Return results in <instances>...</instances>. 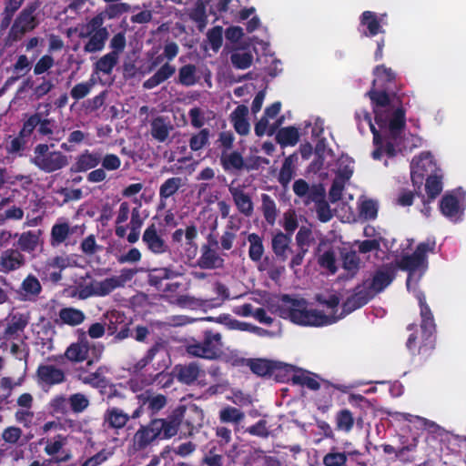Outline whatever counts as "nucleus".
<instances>
[{"mask_svg": "<svg viewBox=\"0 0 466 466\" xmlns=\"http://www.w3.org/2000/svg\"><path fill=\"white\" fill-rule=\"evenodd\" d=\"M119 284L114 277L106 278L101 281H95L91 284V294L98 297H105L110 294Z\"/></svg>", "mask_w": 466, "mask_h": 466, "instance_id": "obj_41", "label": "nucleus"}, {"mask_svg": "<svg viewBox=\"0 0 466 466\" xmlns=\"http://www.w3.org/2000/svg\"><path fill=\"white\" fill-rule=\"evenodd\" d=\"M183 185V178L180 177L167 178L159 187V198H169L174 196Z\"/></svg>", "mask_w": 466, "mask_h": 466, "instance_id": "obj_45", "label": "nucleus"}, {"mask_svg": "<svg viewBox=\"0 0 466 466\" xmlns=\"http://www.w3.org/2000/svg\"><path fill=\"white\" fill-rule=\"evenodd\" d=\"M99 159L101 167L106 171H116L121 166V159L116 154L107 153L103 156V154L99 151Z\"/></svg>", "mask_w": 466, "mask_h": 466, "instance_id": "obj_60", "label": "nucleus"}, {"mask_svg": "<svg viewBox=\"0 0 466 466\" xmlns=\"http://www.w3.org/2000/svg\"><path fill=\"white\" fill-rule=\"evenodd\" d=\"M299 139V133L295 127L280 128L276 135V141L281 147L295 146Z\"/></svg>", "mask_w": 466, "mask_h": 466, "instance_id": "obj_39", "label": "nucleus"}, {"mask_svg": "<svg viewBox=\"0 0 466 466\" xmlns=\"http://www.w3.org/2000/svg\"><path fill=\"white\" fill-rule=\"evenodd\" d=\"M248 366L250 370L258 376L269 375L273 370L271 362L261 359L249 360Z\"/></svg>", "mask_w": 466, "mask_h": 466, "instance_id": "obj_58", "label": "nucleus"}, {"mask_svg": "<svg viewBox=\"0 0 466 466\" xmlns=\"http://www.w3.org/2000/svg\"><path fill=\"white\" fill-rule=\"evenodd\" d=\"M245 418L242 410L236 407L226 406L219 411V420L223 423L239 424Z\"/></svg>", "mask_w": 466, "mask_h": 466, "instance_id": "obj_48", "label": "nucleus"}, {"mask_svg": "<svg viewBox=\"0 0 466 466\" xmlns=\"http://www.w3.org/2000/svg\"><path fill=\"white\" fill-rule=\"evenodd\" d=\"M198 81L197 66L193 64H187L178 69L177 83L184 86H194Z\"/></svg>", "mask_w": 466, "mask_h": 466, "instance_id": "obj_47", "label": "nucleus"}, {"mask_svg": "<svg viewBox=\"0 0 466 466\" xmlns=\"http://www.w3.org/2000/svg\"><path fill=\"white\" fill-rule=\"evenodd\" d=\"M55 144L40 143L33 149L30 163L39 170L50 174L66 167L69 164V157L60 150H50Z\"/></svg>", "mask_w": 466, "mask_h": 466, "instance_id": "obj_4", "label": "nucleus"}, {"mask_svg": "<svg viewBox=\"0 0 466 466\" xmlns=\"http://www.w3.org/2000/svg\"><path fill=\"white\" fill-rule=\"evenodd\" d=\"M16 292L22 301H35L42 292V286L35 276L29 274L23 279Z\"/></svg>", "mask_w": 466, "mask_h": 466, "instance_id": "obj_21", "label": "nucleus"}, {"mask_svg": "<svg viewBox=\"0 0 466 466\" xmlns=\"http://www.w3.org/2000/svg\"><path fill=\"white\" fill-rule=\"evenodd\" d=\"M248 109L246 106H238L231 113V121L236 132L240 136H247L250 130V125L247 120Z\"/></svg>", "mask_w": 466, "mask_h": 466, "instance_id": "obj_29", "label": "nucleus"}, {"mask_svg": "<svg viewBox=\"0 0 466 466\" xmlns=\"http://www.w3.org/2000/svg\"><path fill=\"white\" fill-rule=\"evenodd\" d=\"M49 408L53 414L66 415L69 411L68 399L65 395H56L49 402Z\"/></svg>", "mask_w": 466, "mask_h": 466, "instance_id": "obj_57", "label": "nucleus"}, {"mask_svg": "<svg viewBox=\"0 0 466 466\" xmlns=\"http://www.w3.org/2000/svg\"><path fill=\"white\" fill-rule=\"evenodd\" d=\"M360 25L365 27L361 33L362 36L373 37L380 33H384L380 21L376 13L372 11H364L360 17Z\"/></svg>", "mask_w": 466, "mask_h": 466, "instance_id": "obj_25", "label": "nucleus"}, {"mask_svg": "<svg viewBox=\"0 0 466 466\" xmlns=\"http://www.w3.org/2000/svg\"><path fill=\"white\" fill-rule=\"evenodd\" d=\"M180 274L171 268H154L148 275V284L152 287L158 288L163 280L174 279Z\"/></svg>", "mask_w": 466, "mask_h": 466, "instance_id": "obj_37", "label": "nucleus"}, {"mask_svg": "<svg viewBox=\"0 0 466 466\" xmlns=\"http://www.w3.org/2000/svg\"><path fill=\"white\" fill-rule=\"evenodd\" d=\"M26 325L27 319L23 315H14L4 331V338L10 339L18 332L23 331Z\"/></svg>", "mask_w": 466, "mask_h": 466, "instance_id": "obj_51", "label": "nucleus"}, {"mask_svg": "<svg viewBox=\"0 0 466 466\" xmlns=\"http://www.w3.org/2000/svg\"><path fill=\"white\" fill-rule=\"evenodd\" d=\"M367 96L370 99L376 123L380 127H383L387 125V117L382 114V109L390 106L392 91L380 87L377 88V86H372Z\"/></svg>", "mask_w": 466, "mask_h": 466, "instance_id": "obj_12", "label": "nucleus"}, {"mask_svg": "<svg viewBox=\"0 0 466 466\" xmlns=\"http://www.w3.org/2000/svg\"><path fill=\"white\" fill-rule=\"evenodd\" d=\"M76 227H70L69 223L62 218L58 219L52 227L50 233V245L58 247L64 243L67 238L74 234Z\"/></svg>", "mask_w": 466, "mask_h": 466, "instance_id": "obj_23", "label": "nucleus"}, {"mask_svg": "<svg viewBox=\"0 0 466 466\" xmlns=\"http://www.w3.org/2000/svg\"><path fill=\"white\" fill-rule=\"evenodd\" d=\"M435 248V242H420L416 247L412 254L403 255L400 259L393 262L396 270L401 269L408 272L406 287L410 290L411 279L417 269L421 267H427V253L432 252Z\"/></svg>", "mask_w": 466, "mask_h": 466, "instance_id": "obj_6", "label": "nucleus"}, {"mask_svg": "<svg viewBox=\"0 0 466 466\" xmlns=\"http://www.w3.org/2000/svg\"><path fill=\"white\" fill-rule=\"evenodd\" d=\"M216 442L217 444L215 446L218 447V451L219 452H225V454L228 457H232V453L237 450L238 444L235 443L232 445V449L229 451H225V447L232 441V432L231 430L220 426L216 428Z\"/></svg>", "mask_w": 466, "mask_h": 466, "instance_id": "obj_34", "label": "nucleus"}, {"mask_svg": "<svg viewBox=\"0 0 466 466\" xmlns=\"http://www.w3.org/2000/svg\"><path fill=\"white\" fill-rule=\"evenodd\" d=\"M365 119L370 124V131L373 135V144L375 149L372 151L371 156L373 159L380 160L381 157L384 155L383 153V137L380 135V131L374 127L371 123V117L369 113H366Z\"/></svg>", "mask_w": 466, "mask_h": 466, "instance_id": "obj_50", "label": "nucleus"}, {"mask_svg": "<svg viewBox=\"0 0 466 466\" xmlns=\"http://www.w3.org/2000/svg\"><path fill=\"white\" fill-rule=\"evenodd\" d=\"M172 129L170 122L162 116L153 118L150 123V134L158 142H165Z\"/></svg>", "mask_w": 466, "mask_h": 466, "instance_id": "obj_30", "label": "nucleus"}, {"mask_svg": "<svg viewBox=\"0 0 466 466\" xmlns=\"http://www.w3.org/2000/svg\"><path fill=\"white\" fill-rule=\"evenodd\" d=\"M107 319L106 330L109 336H114L116 341L124 340L132 336L130 329L131 321H127V317L124 313L112 310L105 315Z\"/></svg>", "mask_w": 466, "mask_h": 466, "instance_id": "obj_13", "label": "nucleus"}, {"mask_svg": "<svg viewBox=\"0 0 466 466\" xmlns=\"http://www.w3.org/2000/svg\"><path fill=\"white\" fill-rule=\"evenodd\" d=\"M230 62L237 69H247L253 63V55L245 49H237L230 55Z\"/></svg>", "mask_w": 466, "mask_h": 466, "instance_id": "obj_44", "label": "nucleus"}, {"mask_svg": "<svg viewBox=\"0 0 466 466\" xmlns=\"http://www.w3.org/2000/svg\"><path fill=\"white\" fill-rule=\"evenodd\" d=\"M439 207L441 214L451 221L457 223L462 219L464 208L454 192L444 194Z\"/></svg>", "mask_w": 466, "mask_h": 466, "instance_id": "obj_16", "label": "nucleus"}, {"mask_svg": "<svg viewBox=\"0 0 466 466\" xmlns=\"http://www.w3.org/2000/svg\"><path fill=\"white\" fill-rule=\"evenodd\" d=\"M208 43L214 52H218L223 43V29L222 26L217 25L208 30L207 34Z\"/></svg>", "mask_w": 466, "mask_h": 466, "instance_id": "obj_63", "label": "nucleus"}, {"mask_svg": "<svg viewBox=\"0 0 466 466\" xmlns=\"http://www.w3.org/2000/svg\"><path fill=\"white\" fill-rule=\"evenodd\" d=\"M37 243L38 236L33 231L24 232L18 239V245L24 251H33Z\"/></svg>", "mask_w": 466, "mask_h": 466, "instance_id": "obj_62", "label": "nucleus"}, {"mask_svg": "<svg viewBox=\"0 0 466 466\" xmlns=\"http://www.w3.org/2000/svg\"><path fill=\"white\" fill-rule=\"evenodd\" d=\"M185 412L186 407L179 405L166 419H153L147 425L141 426L134 435L136 450L146 449L157 439L166 440L174 437L177 433Z\"/></svg>", "mask_w": 466, "mask_h": 466, "instance_id": "obj_1", "label": "nucleus"}, {"mask_svg": "<svg viewBox=\"0 0 466 466\" xmlns=\"http://www.w3.org/2000/svg\"><path fill=\"white\" fill-rule=\"evenodd\" d=\"M58 317L62 324L70 327L78 326L86 319L85 312L74 307L62 308L58 312Z\"/></svg>", "mask_w": 466, "mask_h": 466, "instance_id": "obj_32", "label": "nucleus"}, {"mask_svg": "<svg viewBox=\"0 0 466 466\" xmlns=\"http://www.w3.org/2000/svg\"><path fill=\"white\" fill-rule=\"evenodd\" d=\"M298 157L296 154L289 155L284 159L279 170L278 180L283 187L289 185L294 176V164Z\"/></svg>", "mask_w": 466, "mask_h": 466, "instance_id": "obj_42", "label": "nucleus"}, {"mask_svg": "<svg viewBox=\"0 0 466 466\" xmlns=\"http://www.w3.org/2000/svg\"><path fill=\"white\" fill-rule=\"evenodd\" d=\"M108 37V32L106 27H100L96 30L84 46L86 53H96L101 51L105 47L106 41Z\"/></svg>", "mask_w": 466, "mask_h": 466, "instance_id": "obj_35", "label": "nucleus"}, {"mask_svg": "<svg viewBox=\"0 0 466 466\" xmlns=\"http://www.w3.org/2000/svg\"><path fill=\"white\" fill-rule=\"evenodd\" d=\"M201 463L206 466H223V456L218 451L217 446H211L205 453Z\"/></svg>", "mask_w": 466, "mask_h": 466, "instance_id": "obj_61", "label": "nucleus"}, {"mask_svg": "<svg viewBox=\"0 0 466 466\" xmlns=\"http://www.w3.org/2000/svg\"><path fill=\"white\" fill-rule=\"evenodd\" d=\"M179 47L176 42H167L163 50V55L167 60L155 74L143 83L145 89H153L169 79L176 73V66L169 64L178 54Z\"/></svg>", "mask_w": 466, "mask_h": 466, "instance_id": "obj_8", "label": "nucleus"}, {"mask_svg": "<svg viewBox=\"0 0 466 466\" xmlns=\"http://www.w3.org/2000/svg\"><path fill=\"white\" fill-rule=\"evenodd\" d=\"M282 301L286 308L282 309V316L289 318L293 323L302 326H326L336 322L339 318L328 316L316 309H308L304 299H292L289 295H283Z\"/></svg>", "mask_w": 466, "mask_h": 466, "instance_id": "obj_3", "label": "nucleus"}, {"mask_svg": "<svg viewBox=\"0 0 466 466\" xmlns=\"http://www.w3.org/2000/svg\"><path fill=\"white\" fill-rule=\"evenodd\" d=\"M38 443L39 445L45 444V453L54 458L63 456V451H66L63 448L67 443V438L63 434H56L53 438H41Z\"/></svg>", "mask_w": 466, "mask_h": 466, "instance_id": "obj_27", "label": "nucleus"}, {"mask_svg": "<svg viewBox=\"0 0 466 466\" xmlns=\"http://www.w3.org/2000/svg\"><path fill=\"white\" fill-rule=\"evenodd\" d=\"M95 85V81L93 78H90L88 81L81 82L75 85L70 90V96L76 101H79L85 98L92 90Z\"/></svg>", "mask_w": 466, "mask_h": 466, "instance_id": "obj_56", "label": "nucleus"}, {"mask_svg": "<svg viewBox=\"0 0 466 466\" xmlns=\"http://www.w3.org/2000/svg\"><path fill=\"white\" fill-rule=\"evenodd\" d=\"M228 191L238 212L246 218H250L254 212L251 197L241 187H229Z\"/></svg>", "mask_w": 466, "mask_h": 466, "instance_id": "obj_22", "label": "nucleus"}, {"mask_svg": "<svg viewBox=\"0 0 466 466\" xmlns=\"http://www.w3.org/2000/svg\"><path fill=\"white\" fill-rule=\"evenodd\" d=\"M392 106H396L388 121V135L391 138L399 139L406 127V109L403 106V97L401 102L398 100L392 102Z\"/></svg>", "mask_w": 466, "mask_h": 466, "instance_id": "obj_17", "label": "nucleus"}, {"mask_svg": "<svg viewBox=\"0 0 466 466\" xmlns=\"http://www.w3.org/2000/svg\"><path fill=\"white\" fill-rule=\"evenodd\" d=\"M396 266L393 262L386 263L377 268L370 281H365L364 285L373 297L382 292L388 288L397 276Z\"/></svg>", "mask_w": 466, "mask_h": 466, "instance_id": "obj_10", "label": "nucleus"}, {"mask_svg": "<svg viewBox=\"0 0 466 466\" xmlns=\"http://www.w3.org/2000/svg\"><path fill=\"white\" fill-rule=\"evenodd\" d=\"M291 381L295 385L306 386L312 390H318L320 388V384L317 380L304 372L294 374L291 378Z\"/></svg>", "mask_w": 466, "mask_h": 466, "instance_id": "obj_64", "label": "nucleus"}, {"mask_svg": "<svg viewBox=\"0 0 466 466\" xmlns=\"http://www.w3.org/2000/svg\"><path fill=\"white\" fill-rule=\"evenodd\" d=\"M143 405L150 415L153 416L167 405V397L162 394L147 396L143 399Z\"/></svg>", "mask_w": 466, "mask_h": 466, "instance_id": "obj_53", "label": "nucleus"}, {"mask_svg": "<svg viewBox=\"0 0 466 466\" xmlns=\"http://www.w3.org/2000/svg\"><path fill=\"white\" fill-rule=\"evenodd\" d=\"M77 333V341L71 343L59 358H66L72 363H81L87 360L90 345L86 333L82 329H78Z\"/></svg>", "mask_w": 466, "mask_h": 466, "instance_id": "obj_14", "label": "nucleus"}, {"mask_svg": "<svg viewBox=\"0 0 466 466\" xmlns=\"http://www.w3.org/2000/svg\"><path fill=\"white\" fill-rule=\"evenodd\" d=\"M100 164L99 150L85 149L75 157L69 168L71 174L84 173L96 168Z\"/></svg>", "mask_w": 466, "mask_h": 466, "instance_id": "obj_18", "label": "nucleus"}, {"mask_svg": "<svg viewBox=\"0 0 466 466\" xmlns=\"http://www.w3.org/2000/svg\"><path fill=\"white\" fill-rule=\"evenodd\" d=\"M261 210L265 220L268 224L274 225L278 216L277 206L274 199L269 195L263 193L261 195Z\"/></svg>", "mask_w": 466, "mask_h": 466, "instance_id": "obj_46", "label": "nucleus"}, {"mask_svg": "<svg viewBox=\"0 0 466 466\" xmlns=\"http://www.w3.org/2000/svg\"><path fill=\"white\" fill-rule=\"evenodd\" d=\"M203 339L201 340L193 339L192 343L187 347L189 355L206 360H216L222 352V336L219 332L212 329L203 330Z\"/></svg>", "mask_w": 466, "mask_h": 466, "instance_id": "obj_5", "label": "nucleus"}, {"mask_svg": "<svg viewBox=\"0 0 466 466\" xmlns=\"http://www.w3.org/2000/svg\"><path fill=\"white\" fill-rule=\"evenodd\" d=\"M198 236V228L195 224H190L185 228L184 253L188 260L196 258L198 251L197 238Z\"/></svg>", "mask_w": 466, "mask_h": 466, "instance_id": "obj_31", "label": "nucleus"}, {"mask_svg": "<svg viewBox=\"0 0 466 466\" xmlns=\"http://www.w3.org/2000/svg\"><path fill=\"white\" fill-rule=\"evenodd\" d=\"M375 79L372 81V86L380 88H384L392 91V102L398 100L401 102V97L404 94L400 93V88L396 82V73L390 67L384 65H379L373 69Z\"/></svg>", "mask_w": 466, "mask_h": 466, "instance_id": "obj_11", "label": "nucleus"}, {"mask_svg": "<svg viewBox=\"0 0 466 466\" xmlns=\"http://www.w3.org/2000/svg\"><path fill=\"white\" fill-rule=\"evenodd\" d=\"M34 378L37 386L44 391H48L53 387L65 383L67 380L66 373L62 368L50 363H40Z\"/></svg>", "mask_w": 466, "mask_h": 466, "instance_id": "obj_9", "label": "nucleus"}, {"mask_svg": "<svg viewBox=\"0 0 466 466\" xmlns=\"http://www.w3.org/2000/svg\"><path fill=\"white\" fill-rule=\"evenodd\" d=\"M199 366L195 363H189L179 368L177 377L180 381L189 385L198 380L199 376Z\"/></svg>", "mask_w": 466, "mask_h": 466, "instance_id": "obj_49", "label": "nucleus"}, {"mask_svg": "<svg viewBox=\"0 0 466 466\" xmlns=\"http://www.w3.org/2000/svg\"><path fill=\"white\" fill-rule=\"evenodd\" d=\"M210 130L202 128L198 133L193 134L189 139L188 145L192 151L201 150L208 144Z\"/></svg>", "mask_w": 466, "mask_h": 466, "instance_id": "obj_55", "label": "nucleus"}, {"mask_svg": "<svg viewBox=\"0 0 466 466\" xmlns=\"http://www.w3.org/2000/svg\"><path fill=\"white\" fill-rule=\"evenodd\" d=\"M336 428L339 431L350 432L354 426V417L351 411L348 409H343L337 412L336 417Z\"/></svg>", "mask_w": 466, "mask_h": 466, "instance_id": "obj_52", "label": "nucleus"}, {"mask_svg": "<svg viewBox=\"0 0 466 466\" xmlns=\"http://www.w3.org/2000/svg\"><path fill=\"white\" fill-rule=\"evenodd\" d=\"M119 57L115 56V53H107L101 56L94 64V73L104 75H111L114 67L117 65Z\"/></svg>", "mask_w": 466, "mask_h": 466, "instance_id": "obj_36", "label": "nucleus"}, {"mask_svg": "<svg viewBox=\"0 0 466 466\" xmlns=\"http://www.w3.org/2000/svg\"><path fill=\"white\" fill-rule=\"evenodd\" d=\"M142 242L154 255H163L170 251L167 241L158 234L157 226L152 223L147 227L142 235Z\"/></svg>", "mask_w": 466, "mask_h": 466, "instance_id": "obj_15", "label": "nucleus"}, {"mask_svg": "<svg viewBox=\"0 0 466 466\" xmlns=\"http://www.w3.org/2000/svg\"><path fill=\"white\" fill-rule=\"evenodd\" d=\"M130 417L121 409L113 407L105 411L104 425L107 429L119 430L126 426Z\"/></svg>", "mask_w": 466, "mask_h": 466, "instance_id": "obj_28", "label": "nucleus"}, {"mask_svg": "<svg viewBox=\"0 0 466 466\" xmlns=\"http://www.w3.org/2000/svg\"><path fill=\"white\" fill-rule=\"evenodd\" d=\"M225 260L211 248L210 245H202L200 248V256L197 260V266L201 269H218L224 268Z\"/></svg>", "mask_w": 466, "mask_h": 466, "instance_id": "obj_20", "label": "nucleus"}, {"mask_svg": "<svg viewBox=\"0 0 466 466\" xmlns=\"http://www.w3.org/2000/svg\"><path fill=\"white\" fill-rule=\"evenodd\" d=\"M360 216L366 220H373L378 216L377 202L372 199H366L360 206Z\"/></svg>", "mask_w": 466, "mask_h": 466, "instance_id": "obj_59", "label": "nucleus"}, {"mask_svg": "<svg viewBox=\"0 0 466 466\" xmlns=\"http://www.w3.org/2000/svg\"><path fill=\"white\" fill-rule=\"evenodd\" d=\"M414 295L419 302L420 321V335L411 333L406 342L408 350L413 355H429L434 349L436 324L430 306L426 302L425 294L414 289Z\"/></svg>", "mask_w": 466, "mask_h": 466, "instance_id": "obj_2", "label": "nucleus"}, {"mask_svg": "<svg viewBox=\"0 0 466 466\" xmlns=\"http://www.w3.org/2000/svg\"><path fill=\"white\" fill-rule=\"evenodd\" d=\"M290 243V237L288 234L278 232L272 238V250L282 261L287 259V250Z\"/></svg>", "mask_w": 466, "mask_h": 466, "instance_id": "obj_40", "label": "nucleus"}, {"mask_svg": "<svg viewBox=\"0 0 466 466\" xmlns=\"http://www.w3.org/2000/svg\"><path fill=\"white\" fill-rule=\"evenodd\" d=\"M442 177L434 174L429 175L425 180V190L427 193L428 199L426 200V204L434 200L442 191Z\"/></svg>", "mask_w": 466, "mask_h": 466, "instance_id": "obj_38", "label": "nucleus"}, {"mask_svg": "<svg viewBox=\"0 0 466 466\" xmlns=\"http://www.w3.org/2000/svg\"><path fill=\"white\" fill-rule=\"evenodd\" d=\"M411 166L420 172L425 173L427 177L429 175L437 174V165L430 152H422L418 158H413Z\"/></svg>", "mask_w": 466, "mask_h": 466, "instance_id": "obj_33", "label": "nucleus"}, {"mask_svg": "<svg viewBox=\"0 0 466 466\" xmlns=\"http://www.w3.org/2000/svg\"><path fill=\"white\" fill-rule=\"evenodd\" d=\"M249 243L248 257L253 262H258L264 254L263 238L257 233H250L248 236Z\"/></svg>", "mask_w": 466, "mask_h": 466, "instance_id": "obj_43", "label": "nucleus"}, {"mask_svg": "<svg viewBox=\"0 0 466 466\" xmlns=\"http://www.w3.org/2000/svg\"><path fill=\"white\" fill-rule=\"evenodd\" d=\"M24 264L25 257L18 249H6L0 257V266L4 272L15 270L21 268Z\"/></svg>", "mask_w": 466, "mask_h": 466, "instance_id": "obj_26", "label": "nucleus"}, {"mask_svg": "<svg viewBox=\"0 0 466 466\" xmlns=\"http://www.w3.org/2000/svg\"><path fill=\"white\" fill-rule=\"evenodd\" d=\"M219 161L226 172L241 171L246 167L242 154L238 151H221Z\"/></svg>", "mask_w": 466, "mask_h": 466, "instance_id": "obj_24", "label": "nucleus"}, {"mask_svg": "<svg viewBox=\"0 0 466 466\" xmlns=\"http://www.w3.org/2000/svg\"><path fill=\"white\" fill-rule=\"evenodd\" d=\"M69 410L74 413H82L87 409L90 402L88 398L80 392L74 393L68 398Z\"/></svg>", "mask_w": 466, "mask_h": 466, "instance_id": "obj_54", "label": "nucleus"}, {"mask_svg": "<svg viewBox=\"0 0 466 466\" xmlns=\"http://www.w3.org/2000/svg\"><path fill=\"white\" fill-rule=\"evenodd\" d=\"M371 299H373V294H370V290H368L366 287L358 285L354 289L353 294L343 302L342 315H348L365 306Z\"/></svg>", "mask_w": 466, "mask_h": 466, "instance_id": "obj_19", "label": "nucleus"}, {"mask_svg": "<svg viewBox=\"0 0 466 466\" xmlns=\"http://www.w3.org/2000/svg\"><path fill=\"white\" fill-rule=\"evenodd\" d=\"M38 8V5L36 2H32L27 4L22 11L18 14L16 18L15 19L7 38L11 42H17L22 39V37L28 32H32L35 30L38 25L39 21L35 15V12Z\"/></svg>", "mask_w": 466, "mask_h": 466, "instance_id": "obj_7", "label": "nucleus"}]
</instances>
